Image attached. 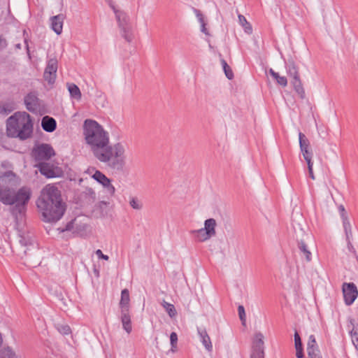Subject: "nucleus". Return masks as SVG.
Here are the masks:
<instances>
[{
	"label": "nucleus",
	"mask_w": 358,
	"mask_h": 358,
	"mask_svg": "<svg viewBox=\"0 0 358 358\" xmlns=\"http://www.w3.org/2000/svg\"><path fill=\"white\" fill-rule=\"evenodd\" d=\"M83 136L94 157L108 168L122 171L126 165L127 145L122 142L111 144L109 133L96 120L87 119L83 125Z\"/></svg>",
	"instance_id": "obj_1"
},
{
	"label": "nucleus",
	"mask_w": 358,
	"mask_h": 358,
	"mask_svg": "<svg viewBox=\"0 0 358 358\" xmlns=\"http://www.w3.org/2000/svg\"><path fill=\"white\" fill-rule=\"evenodd\" d=\"M15 174L12 171H7L0 176V201L5 205L15 204L11 213L17 217L18 214L24 213L31 192L27 187H22L15 192L13 188L15 185Z\"/></svg>",
	"instance_id": "obj_2"
},
{
	"label": "nucleus",
	"mask_w": 358,
	"mask_h": 358,
	"mask_svg": "<svg viewBox=\"0 0 358 358\" xmlns=\"http://www.w3.org/2000/svg\"><path fill=\"white\" fill-rule=\"evenodd\" d=\"M36 206L46 222H56L64 215L66 206L62 201L61 192L52 185H47L36 201Z\"/></svg>",
	"instance_id": "obj_3"
},
{
	"label": "nucleus",
	"mask_w": 358,
	"mask_h": 358,
	"mask_svg": "<svg viewBox=\"0 0 358 358\" xmlns=\"http://www.w3.org/2000/svg\"><path fill=\"white\" fill-rule=\"evenodd\" d=\"M33 124L30 115L26 112H17L9 117L6 122L7 135L25 140L32 134Z\"/></svg>",
	"instance_id": "obj_4"
},
{
	"label": "nucleus",
	"mask_w": 358,
	"mask_h": 358,
	"mask_svg": "<svg viewBox=\"0 0 358 358\" xmlns=\"http://www.w3.org/2000/svg\"><path fill=\"white\" fill-rule=\"evenodd\" d=\"M286 70L287 74L292 77V83L295 91L301 99H304L306 95L305 90L299 77L298 68L293 60L288 61V63L286 64Z\"/></svg>",
	"instance_id": "obj_5"
},
{
	"label": "nucleus",
	"mask_w": 358,
	"mask_h": 358,
	"mask_svg": "<svg viewBox=\"0 0 358 358\" xmlns=\"http://www.w3.org/2000/svg\"><path fill=\"white\" fill-rule=\"evenodd\" d=\"M55 151L51 145L46 143H42L36 145L32 150V156L35 161L43 162L47 161L55 155Z\"/></svg>",
	"instance_id": "obj_6"
},
{
	"label": "nucleus",
	"mask_w": 358,
	"mask_h": 358,
	"mask_svg": "<svg viewBox=\"0 0 358 358\" xmlns=\"http://www.w3.org/2000/svg\"><path fill=\"white\" fill-rule=\"evenodd\" d=\"M114 13L118 22V26L122 31V36L127 41L131 42L133 37L132 34L131 33V27L128 22L127 15L121 10H115V13Z\"/></svg>",
	"instance_id": "obj_7"
},
{
	"label": "nucleus",
	"mask_w": 358,
	"mask_h": 358,
	"mask_svg": "<svg viewBox=\"0 0 358 358\" xmlns=\"http://www.w3.org/2000/svg\"><path fill=\"white\" fill-rule=\"evenodd\" d=\"M264 336L260 333H256L252 342L250 358H264Z\"/></svg>",
	"instance_id": "obj_8"
},
{
	"label": "nucleus",
	"mask_w": 358,
	"mask_h": 358,
	"mask_svg": "<svg viewBox=\"0 0 358 358\" xmlns=\"http://www.w3.org/2000/svg\"><path fill=\"white\" fill-rule=\"evenodd\" d=\"M342 289L345 304L348 306L352 304L358 296L356 285L353 282H344Z\"/></svg>",
	"instance_id": "obj_9"
},
{
	"label": "nucleus",
	"mask_w": 358,
	"mask_h": 358,
	"mask_svg": "<svg viewBox=\"0 0 358 358\" xmlns=\"http://www.w3.org/2000/svg\"><path fill=\"white\" fill-rule=\"evenodd\" d=\"M36 167L38 168L40 173L48 178L58 177L60 174L59 169L52 164L47 162H40Z\"/></svg>",
	"instance_id": "obj_10"
},
{
	"label": "nucleus",
	"mask_w": 358,
	"mask_h": 358,
	"mask_svg": "<svg viewBox=\"0 0 358 358\" xmlns=\"http://www.w3.org/2000/svg\"><path fill=\"white\" fill-rule=\"evenodd\" d=\"M57 60L55 58H51L48 60L45 67L43 77L50 84L55 83L57 77Z\"/></svg>",
	"instance_id": "obj_11"
},
{
	"label": "nucleus",
	"mask_w": 358,
	"mask_h": 358,
	"mask_svg": "<svg viewBox=\"0 0 358 358\" xmlns=\"http://www.w3.org/2000/svg\"><path fill=\"white\" fill-rule=\"evenodd\" d=\"M299 146L303 157L306 161L311 160L313 157L312 150L310 148V142L307 137L301 132L299 133Z\"/></svg>",
	"instance_id": "obj_12"
},
{
	"label": "nucleus",
	"mask_w": 358,
	"mask_h": 358,
	"mask_svg": "<svg viewBox=\"0 0 358 358\" xmlns=\"http://www.w3.org/2000/svg\"><path fill=\"white\" fill-rule=\"evenodd\" d=\"M92 178L106 187L110 194H113L115 193V187L111 184L110 180L102 172L98 170L95 171L94 173L92 175Z\"/></svg>",
	"instance_id": "obj_13"
},
{
	"label": "nucleus",
	"mask_w": 358,
	"mask_h": 358,
	"mask_svg": "<svg viewBox=\"0 0 358 358\" xmlns=\"http://www.w3.org/2000/svg\"><path fill=\"white\" fill-rule=\"evenodd\" d=\"M39 100L35 92H30L24 97L26 108L30 112H36L40 106Z\"/></svg>",
	"instance_id": "obj_14"
},
{
	"label": "nucleus",
	"mask_w": 358,
	"mask_h": 358,
	"mask_svg": "<svg viewBox=\"0 0 358 358\" xmlns=\"http://www.w3.org/2000/svg\"><path fill=\"white\" fill-rule=\"evenodd\" d=\"M197 332L200 338V341L206 350L210 352L213 351V345L205 328L197 327Z\"/></svg>",
	"instance_id": "obj_15"
},
{
	"label": "nucleus",
	"mask_w": 358,
	"mask_h": 358,
	"mask_svg": "<svg viewBox=\"0 0 358 358\" xmlns=\"http://www.w3.org/2000/svg\"><path fill=\"white\" fill-rule=\"evenodd\" d=\"M120 320L122 322V328L127 333L130 334L132 331V325L129 310H121Z\"/></svg>",
	"instance_id": "obj_16"
},
{
	"label": "nucleus",
	"mask_w": 358,
	"mask_h": 358,
	"mask_svg": "<svg viewBox=\"0 0 358 358\" xmlns=\"http://www.w3.org/2000/svg\"><path fill=\"white\" fill-rule=\"evenodd\" d=\"M64 20L63 14H59L50 18L51 28L58 35L62 32Z\"/></svg>",
	"instance_id": "obj_17"
},
{
	"label": "nucleus",
	"mask_w": 358,
	"mask_h": 358,
	"mask_svg": "<svg viewBox=\"0 0 358 358\" xmlns=\"http://www.w3.org/2000/svg\"><path fill=\"white\" fill-rule=\"evenodd\" d=\"M298 248L301 258H303L307 262H310L312 260V253L309 250L305 240L301 239L298 241Z\"/></svg>",
	"instance_id": "obj_18"
},
{
	"label": "nucleus",
	"mask_w": 358,
	"mask_h": 358,
	"mask_svg": "<svg viewBox=\"0 0 358 358\" xmlns=\"http://www.w3.org/2000/svg\"><path fill=\"white\" fill-rule=\"evenodd\" d=\"M41 127L44 131L47 132H52L56 129L57 122L53 117L45 116L42 119Z\"/></svg>",
	"instance_id": "obj_19"
},
{
	"label": "nucleus",
	"mask_w": 358,
	"mask_h": 358,
	"mask_svg": "<svg viewBox=\"0 0 358 358\" xmlns=\"http://www.w3.org/2000/svg\"><path fill=\"white\" fill-rule=\"evenodd\" d=\"M216 226L217 223L215 220L209 218L205 220L204 227L203 229L206 231V234H208L212 238L216 235Z\"/></svg>",
	"instance_id": "obj_20"
},
{
	"label": "nucleus",
	"mask_w": 358,
	"mask_h": 358,
	"mask_svg": "<svg viewBox=\"0 0 358 358\" xmlns=\"http://www.w3.org/2000/svg\"><path fill=\"white\" fill-rule=\"evenodd\" d=\"M15 104L13 101L0 102V115H8L15 110Z\"/></svg>",
	"instance_id": "obj_21"
},
{
	"label": "nucleus",
	"mask_w": 358,
	"mask_h": 358,
	"mask_svg": "<svg viewBox=\"0 0 358 358\" xmlns=\"http://www.w3.org/2000/svg\"><path fill=\"white\" fill-rule=\"evenodd\" d=\"M190 234L194 236L195 239L199 242H204L209 240L211 237L206 234V231L201 228L197 230L190 231Z\"/></svg>",
	"instance_id": "obj_22"
},
{
	"label": "nucleus",
	"mask_w": 358,
	"mask_h": 358,
	"mask_svg": "<svg viewBox=\"0 0 358 358\" xmlns=\"http://www.w3.org/2000/svg\"><path fill=\"white\" fill-rule=\"evenodd\" d=\"M67 88L72 99L77 101L81 99L82 94L79 87L74 83H67Z\"/></svg>",
	"instance_id": "obj_23"
},
{
	"label": "nucleus",
	"mask_w": 358,
	"mask_h": 358,
	"mask_svg": "<svg viewBox=\"0 0 358 358\" xmlns=\"http://www.w3.org/2000/svg\"><path fill=\"white\" fill-rule=\"evenodd\" d=\"M129 293L127 289H124L121 292V299L120 301V306L121 310L127 309L129 310Z\"/></svg>",
	"instance_id": "obj_24"
},
{
	"label": "nucleus",
	"mask_w": 358,
	"mask_h": 358,
	"mask_svg": "<svg viewBox=\"0 0 358 358\" xmlns=\"http://www.w3.org/2000/svg\"><path fill=\"white\" fill-rule=\"evenodd\" d=\"M294 345H295V348H296V357L297 358H303V352L301 340L300 336L297 331H296L294 334Z\"/></svg>",
	"instance_id": "obj_25"
},
{
	"label": "nucleus",
	"mask_w": 358,
	"mask_h": 358,
	"mask_svg": "<svg viewBox=\"0 0 358 358\" xmlns=\"http://www.w3.org/2000/svg\"><path fill=\"white\" fill-rule=\"evenodd\" d=\"M19 357L10 347H5L0 350V358H17Z\"/></svg>",
	"instance_id": "obj_26"
},
{
	"label": "nucleus",
	"mask_w": 358,
	"mask_h": 358,
	"mask_svg": "<svg viewBox=\"0 0 358 358\" xmlns=\"http://www.w3.org/2000/svg\"><path fill=\"white\" fill-rule=\"evenodd\" d=\"M270 75L276 80L277 83L282 87H286L287 80L285 76H280L279 73L275 72L272 69L269 70Z\"/></svg>",
	"instance_id": "obj_27"
},
{
	"label": "nucleus",
	"mask_w": 358,
	"mask_h": 358,
	"mask_svg": "<svg viewBox=\"0 0 358 358\" xmlns=\"http://www.w3.org/2000/svg\"><path fill=\"white\" fill-rule=\"evenodd\" d=\"M238 17L239 24L243 27L245 31L247 34H251L252 31V28L250 24L247 21L246 18L241 14L238 15Z\"/></svg>",
	"instance_id": "obj_28"
},
{
	"label": "nucleus",
	"mask_w": 358,
	"mask_h": 358,
	"mask_svg": "<svg viewBox=\"0 0 358 358\" xmlns=\"http://www.w3.org/2000/svg\"><path fill=\"white\" fill-rule=\"evenodd\" d=\"M344 231L345 233L346 239L352 238V227L348 217H345L342 220Z\"/></svg>",
	"instance_id": "obj_29"
},
{
	"label": "nucleus",
	"mask_w": 358,
	"mask_h": 358,
	"mask_svg": "<svg viewBox=\"0 0 358 358\" xmlns=\"http://www.w3.org/2000/svg\"><path fill=\"white\" fill-rule=\"evenodd\" d=\"M162 305L171 317H174L176 315L177 312L173 304L163 301Z\"/></svg>",
	"instance_id": "obj_30"
},
{
	"label": "nucleus",
	"mask_w": 358,
	"mask_h": 358,
	"mask_svg": "<svg viewBox=\"0 0 358 358\" xmlns=\"http://www.w3.org/2000/svg\"><path fill=\"white\" fill-rule=\"evenodd\" d=\"M220 62L227 78L229 80L232 79L234 78V73L231 67L228 65L227 62L222 58L220 59Z\"/></svg>",
	"instance_id": "obj_31"
},
{
	"label": "nucleus",
	"mask_w": 358,
	"mask_h": 358,
	"mask_svg": "<svg viewBox=\"0 0 358 358\" xmlns=\"http://www.w3.org/2000/svg\"><path fill=\"white\" fill-rule=\"evenodd\" d=\"M56 328L63 335H68L71 333V329L67 324H56Z\"/></svg>",
	"instance_id": "obj_32"
},
{
	"label": "nucleus",
	"mask_w": 358,
	"mask_h": 358,
	"mask_svg": "<svg viewBox=\"0 0 358 358\" xmlns=\"http://www.w3.org/2000/svg\"><path fill=\"white\" fill-rule=\"evenodd\" d=\"M170 342L171 345V350L173 352H175L177 349V343H178V335L176 332H172L170 335Z\"/></svg>",
	"instance_id": "obj_33"
},
{
	"label": "nucleus",
	"mask_w": 358,
	"mask_h": 358,
	"mask_svg": "<svg viewBox=\"0 0 358 358\" xmlns=\"http://www.w3.org/2000/svg\"><path fill=\"white\" fill-rule=\"evenodd\" d=\"M307 352L310 358H321L318 348L307 347Z\"/></svg>",
	"instance_id": "obj_34"
},
{
	"label": "nucleus",
	"mask_w": 358,
	"mask_h": 358,
	"mask_svg": "<svg viewBox=\"0 0 358 358\" xmlns=\"http://www.w3.org/2000/svg\"><path fill=\"white\" fill-rule=\"evenodd\" d=\"M129 204L131 207L135 210H140L143 207L142 203L137 198L135 197H132L130 199Z\"/></svg>",
	"instance_id": "obj_35"
},
{
	"label": "nucleus",
	"mask_w": 358,
	"mask_h": 358,
	"mask_svg": "<svg viewBox=\"0 0 358 358\" xmlns=\"http://www.w3.org/2000/svg\"><path fill=\"white\" fill-rule=\"evenodd\" d=\"M194 13H195L200 24H206L205 17L199 10H198L196 8H194Z\"/></svg>",
	"instance_id": "obj_36"
},
{
	"label": "nucleus",
	"mask_w": 358,
	"mask_h": 358,
	"mask_svg": "<svg viewBox=\"0 0 358 358\" xmlns=\"http://www.w3.org/2000/svg\"><path fill=\"white\" fill-rule=\"evenodd\" d=\"M238 313L240 317V320L243 322V324L245 322V308L243 306H239L238 307Z\"/></svg>",
	"instance_id": "obj_37"
},
{
	"label": "nucleus",
	"mask_w": 358,
	"mask_h": 358,
	"mask_svg": "<svg viewBox=\"0 0 358 358\" xmlns=\"http://www.w3.org/2000/svg\"><path fill=\"white\" fill-rule=\"evenodd\" d=\"M350 334L352 342L355 347L356 348V349H358V333L352 331Z\"/></svg>",
	"instance_id": "obj_38"
},
{
	"label": "nucleus",
	"mask_w": 358,
	"mask_h": 358,
	"mask_svg": "<svg viewBox=\"0 0 358 358\" xmlns=\"http://www.w3.org/2000/svg\"><path fill=\"white\" fill-rule=\"evenodd\" d=\"M307 347L317 348V345L316 343V340H315V336L310 335L309 336L308 342V346Z\"/></svg>",
	"instance_id": "obj_39"
},
{
	"label": "nucleus",
	"mask_w": 358,
	"mask_h": 358,
	"mask_svg": "<svg viewBox=\"0 0 358 358\" xmlns=\"http://www.w3.org/2000/svg\"><path fill=\"white\" fill-rule=\"evenodd\" d=\"M306 163L308 164V172H309L310 177L313 180H315V176H314L313 171V163L312 162V159L311 160H308V161H306Z\"/></svg>",
	"instance_id": "obj_40"
},
{
	"label": "nucleus",
	"mask_w": 358,
	"mask_h": 358,
	"mask_svg": "<svg viewBox=\"0 0 358 358\" xmlns=\"http://www.w3.org/2000/svg\"><path fill=\"white\" fill-rule=\"evenodd\" d=\"M95 253L99 259H102L106 261L108 260L109 259V257L106 255L103 254L102 251L100 249L96 250Z\"/></svg>",
	"instance_id": "obj_41"
},
{
	"label": "nucleus",
	"mask_w": 358,
	"mask_h": 358,
	"mask_svg": "<svg viewBox=\"0 0 358 358\" xmlns=\"http://www.w3.org/2000/svg\"><path fill=\"white\" fill-rule=\"evenodd\" d=\"M338 210L341 214V219L343 220L344 217H348L347 213L345 211V209L343 205L339 206Z\"/></svg>",
	"instance_id": "obj_42"
},
{
	"label": "nucleus",
	"mask_w": 358,
	"mask_h": 358,
	"mask_svg": "<svg viewBox=\"0 0 358 358\" xmlns=\"http://www.w3.org/2000/svg\"><path fill=\"white\" fill-rule=\"evenodd\" d=\"M351 238H349V239H346L347 241V244H348V250L350 251V252H355V248L351 243V241H350Z\"/></svg>",
	"instance_id": "obj_43"
},
{
	"label": "nucleus",
	"mask_w": 358,
	"mask_h": 358,
	"mask_svg": "<svg viewBox=\"0 0 358 358\" xmlns=\"http://www.w3.org/2000/svg\"><path fill=\"white\" fill-rule=\"evenodd\" d=\"M7 46V43L5 38L0 36V49L4 48Z\"/></svg>",
	"instance_id": "obj_44"
},
{
	"label": "nucleus",
	"mask_w": 358,
	"mask_h": 358,
	"mask_svg": "<svg viewBox=\"0 0 358 358\" xmlns=\"http://www.w3.org/2000/svg\"><path fill=\"white\" fill-rule=\"evenodd\" d=\"M206 24H201V31L203 34H205L206 35L208 36L210 35L207 28H206Z\"/></svg>",
	"instance_id": "obj_45"
},
{
	"label": "nucleus",
	"mask_w": 358,
	"mask_h": 358,
	"mask_svg": "<svg viewBox=\"0 0 358 358\" xmlns=\"http://www.w3.org/2000/svg\"><path fill=\"white\" fill-rule=\"evenodd\" d=\"M107 2L114 13H115V10H118V9L115 7V6L112 0H107Z\"/></svg>",
	"instance_id": "obj_46"
},
{
	"label": "nucleus",
	"mask_w": 358,
	"mask_h": 358,
	"mask_svg": "<svg viewBox=\"0 0 358 358\" xmlns=\"http://www.w3.org/2000/svg\"><path fill=\"white\" fill-rule=\"evenodd\" d=\"M73 228V222H69V223H67V224L66 225V227L64 229H63L62 231H71L72 229Z\"/></svg>",
	"instance_id": "obj_47"
},
{
	"label": "nucleus",
	"mask_w": 358,
	"mask_h": 358,
	"mask_svg": "<svg viewBox=\"0 0 358 358\" xmlns=\"http://www.w3.org/2000/svg\"><path fill=\"white\" fill-rule=\"evenodd\" d=\"M20 242L23 245H27V241L24 240V238L20 239Z\"/></svg>",
	"instance_id": "obj_48"
},
{
	"label": "nucleus",
	"mask_w": 358,
	"mask_h": 358,
	"mask_svg": "<svg viewBox=\"0 0 358 358\" xmlns=\"http://www.w3.org/2000/svg\"><path fill=\"white\" fill-rule=\"evenodd\" d=\"M24 43H25V45H26V48H27V50L28 55H29V45H28V42H27V39H24Z\"/></svg>",
	"instance_id": "obj_49"
},
{
	"label": "nucleus",
	"mask_w": 358,
	"mask_h": 358,
	"mask_svg": "<svg viewBox=\"0 0 358 358\" xmlns=\"http://www.w3.org/2000/svg\"><path fill=\"white\" fill-rule=\"evenodd\" d=\"M15 48L16 49H21V44L20 43H17L15 45Z\"/></svg>",
	"instance_id": "obj_50"
},
{
	"label": "nucleus",
	"mask_w": 358,
	"mask_h": 358,
	"mask_svg": "<svg viewBox=\"0 0 358 358\" xmlns=\"http://www.w3.org/2000/svg\"><path fill=\"white\" fill-rule=\"evenodd\" d=\"M17 358H21L20 357H17Z\"/></svg>",
	"instance_id": "obj_51"
}]
</instances>
